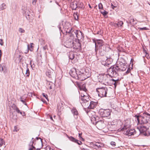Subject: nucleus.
<instances>
[{
    "label": "nucleus",
    "mask_w": 150,
    "mask_h": 150,
    "mask_svg": "<svg viewBox=\"0 0 150 150\" xmlns=\"http://www.w3.org/2000/svg\"><path fill=\"white\" fill-rule=\"evenodd\" d=\"M33 44L32 43H30V46L29 47H31V48H33V46L32 45H33Z\"/></svg>",
    "instance_id": "obj_62"
},
{
    "label": "nucleus",
    "mask_w": 150,
    "mask_h": 150,
    "mask_svg": "<svg viewBox=\"0 0 150 150\" xmlns=\"http://www.w3.org/2000/svg\"><path fill=\"white\" fill-rule=\"evenodd\" d=\"M32 60H31L30 61V64L31 65V67L32 69H33V68L34 67V66L33 67V65L32 64Z\"/></svg>",
    "instance_id": "obj_57"
},
{
    "label": "nucleus",
    "mask_w": 150,
    "mask_h": 150,
    "mask_svg": "<svg viewBox=\"0 0 150 150\" xmlns=\"http://www.w3.org/2000/svg\"><path fill=\"white\" fill-rule=\"evenodd\" d=\"M100 11L104 16L105 17L106 16H107V15L108 14V12L104 10L103 11H102L100 10Z\"/></svg>",
    "instance_id": "obj_35"
},
{
    "label": "nucleus",
    "mask_w": 150,
    "mask_h": 150,
    "mask_svg": "<svg viewBox=\"0 0 150 150\" xmlns=\"http://www.w3.org/2000/svg\"><path fill=\"white\" fill-rule=\"evenodd\" d=\"M131 127L130 122H126L125 123L123 128L121 129V130H124L123 134H124L128 136H131L135 134L136 131L134 129H130Z\"/></svg>",
    "instance_id": "obj_2"
},
{
    "label": "nucleus",
    "mask_w": 150,
    "mask_h": 150,
    "mask_svg": "<svg viewBox=\"0 0 150 150\" xmlns=\"http://www.w3.org/2000/svg\"><path fill=\"white\" fill-rule=\"evenodd\" d=\"M41 100L44 103H47V102L44 99L42 98Z\"/></svg>",
    "instance_id": "obj_58"
},
{
    "label": "nucleus",
    "mask_w": 150,
    "mask_h": 150,
    "mask_svg": "<svg viewBox=\"0 0 150 150\" xmlns=\"http://www.w3.org/2000/svg\"><path fill=\"white\" fill-rule=\"evenodd\" d=\"M74 44L73 39L69 37L67 38L64 45L66 47L70 48L73 47Z\"/></svg>",
    "instance_id": "obj_10"
},
{
    "label": "nucleus",
    "mask_w": 150,
    "mask_h": 150,
    "mask_svg": "<svg viewBox=\"0 0 150 150\" xmlns=\"http://www.w3.org/2000/svg\"><path fill=\"white\" fill-rule=\"evenodd\" d=\"M96 91L98 93L99 96L101 98L107 97L108 89L105 87L97 88Z\"/></svg>",
    "instance_id": "obj_8"
},
{
    "label": "nucleus",
    "mask_w": 150,
    "mask_h": 150,
    "mask_svg": "<svg viewBox=\"0 0 150 150\" xmlns=\"http://www.w3.org/2000/svg\"><path fill=\"white\" fill-rule=\"evenodd\" d=\"M74 57L75 55L73 52H69V57L70 59L72 60L74 59Z\"/></svg>",
    "instance_id": "obj_30"
},
{
    "label": "nucleus",
    "mask_w": 150,
    "mask_h": 150,
    "mask_svg": "<svg viewBox=\"0 0 150 150\" xmlns=\"http://www.w3.org/2000/svg\"><path fill=\"white\" fill-rule=\"evenodd\" d=\"M0 44L1 45H3L4 44V42L2 39H0Z\"/></svg>",
    "instance_id": "obj_52"
},
{
    "label": "nucleus",
    "mask_w": 150,
    "mask_h": 150,
    "mask_svg": "<svg viewBox=\"0 0 150 150\" xmlns=\"http://www.w3.org/2000/svg\"><path fill=\"white\" fill-rule=\"evenodd\" d=\"M37 0H32V4L33 5H35L36 4Z\"/></svg>",
    "instance_id": "obj_51"
},
{
    "label": "nucleus",
    "mask_w": 150,
    "mask_h": 150,
    "mask_svg": "<svg viewBox=\"0 0 150 150\" xmlns=\"http://www.w3.org/2000/svg\"><path fill=\"white\" fill-rule=\"evenodd\" d=\"M71 112L74 115H78L79 114L78 111L75 107H73L72 109Z\"/></svg>",
    "instance_id": "obj_28"
},
{
    "label": "nucleus",
    "mask_w": 150,
    "mask_h": 150,
    "mask_svg": "<svg viewBox=\"0 0 150 150\" xmlns=\"http://www.w3.org/2000/svg\"><path fill=\"white\" fill-rule=\"evenodd\" d=\"M140 29L141 30H146V27H144V28H141Z\"/></svg>",
    "instance_id": "obj_63"
},
{
    "label": "nucleus",
    "mask_w": 150,
    "mask_h": 150,
    "mask_svg": "<svg viewBox=\"0 0 150 150\" xmlns=\"http://www.w3.org/2000/svg\"><path fill=\"white\" fill-rule=\"evenodd\" d=\"M19 31L21 33H24L25 32V30L21 28H19Z\"/></svg>",
    "instance_id": "obj_43"
},
{
    "label": "nucleus",
    "mask_w": 150,
    "mask_h": 150,
    "mask_svg": "<svg viewBox=\"0 0 150 150\" xmlns=\"http://www.w3.org/2000/svg\"><path fill=\"white\" fill-rule=\"evenodd\" d=\"M99 113L100 116L103 117H108L110 115V112L109 109H100Z\"/></svg>",
    "instance_id": "obj_12"
},
{
    "label": "nucleus",
    "mask_w": 150,
    "mask_h": 150,
    "mask_svg": "<svg viewBox=\"0 0 150 150\" xmlns=\"http://www.w3.org/2000/svg\"><path fill=\"white\" fill-rule=\"evenodd\" d=\"M6 67L4 65H1L0 64V72H2L3 71H4V73L5 71V70L6 69Z\"/></svg>",
    "instance_id": "obj_32"
},
{
    "label": "nucleus",
    "mask_w": 150,
    "mask_h": 150,
    "mask_svg": "<svg viewBox=\"0 0 150 150\" xmlns=\"http://www.w3.org/2000/svg\"><path fill=\"white\" fill-rule=\"evenodd\" d=\"M81 100L84 103H86L88 101L89 98L88 96H86L84 97H81Z\"/></svg>",
    "instance_id": "obj_29"
},
{
    "label": "nucleus",
    "mask_w": 150,
    "mask_h": 150,
    "mask_svg": "<svg viewBox=\"0 0 150 150\" xmlns=\"http://www.w3.org/2000/svg\"><path fill=\"white\" fill-rule=\"evenodd\" d=\"M30 74V72L29 70V69L28 67V66L27 67V69L26 70V72L25 73V75L26 77H28L29 76Z\"/></svg>",
    "instance_id": "obj_33"
},
{
    "label": "nucleus",
    "mask_w": 150,
    "mask_h": 150,
    "mask_svg": "<svg viewBox=\"0 0 150 150\" xmlns=\"http://www.w3.org/2000/svg\"><path fill=\"white\" fill-rule=\"evenodd\" d=\"M111 6H112V8L113 9H114V8L116 7L115 6L113 5L112 4V5H111Z\"/></svg>",
    "instance_id": "obj_61"
},
{
    "label": "nucleus",
    "mask_w": 150,
    "mask_h": 150,
    "mask_svg": "<svg viewBox=\"0 0 150 150\" xmlns=\"http://www.w3.org/2000/svg\"><path fill=\"white\" fill-rule=\"evenodd\" d=\"M51 148L50 146H47L46 147L45 150H50Z\"/></svg>",
    "instance_id": "obj_48"
},
{
    "label": "nucleus",
    "mask_w": 150,
    "mask_h": 150,
    "mask_svg": "<svg viewBox=\"0 0 150 150\" xmlns=\"http://www.w3.org/2000/svg\"><path fill=\"white\" fill-rule=\"evenodd\" d=\"M76 33V36L78 40H80L82 39H83L84 38L83 34L79 30H78Z\"/></svg>",
    "instance_id": "obj_18"
},
{
    "label": "nucleus",
    "mask_w": 150,
    "mask_h": 150,
    "mask_svg": "<svg viewBox=\"0 0 150 150\" xmlns=\"http://www.w3.org/2000/svg\"><path fill=\"white\" fill-rule=\"evenodd\" d=\"M110 144L112 145V146H115L116 143L115 142H110Z\"/></svg>",
    "instance_id": "obj_50"
},
{
    "label": "nucleus",
    "mask_w": 150,
    "mask_h": 150,
    "mask_svg": "<svg viewBox=\"0 0 150 150\" xmlns=\"http://www.w3.org/2000/svg\"><path fill=\"white\" fill-rule=\"evenodd\" d=\"M96 34H99V35H101V31L100 30L99 31H98V32L96 33Z\"/></svg>",
    "instance_id": "obj_60"
},
{
    "label": "nucleus",
    "mask_w": 150,
    "mask_h": 150,
    "mask_svg": "<svg viewBox=\"0 0 150 150\" xmlns=\"http://www.w3.org/2000/svg\"><path fill=\"white\" fill-rule=\"evenodd\" d=\"M81 76V80L83 81L89 77L91 76V73L88 69H83L80 70Z\"/></svg>",
    "instance_id": "obj_5"
},
{
    "label": "nucleus",
    "mask_w": 150,
    "mask_h": 150,
    "mask_svg": "<svg viewBox=\"0 0 150 150\" xmlns=\"http://www.w3.org/2000/svg\"><path fill=\"white\" fill-rule=\"evenodd\" d=\"M130 70H130V68H128L127 69V71H126V73L127 74H128V73H129L130 72Z\"/></svg>",
    "instance_id": "obj_54"
},
{
    "label": "nucleus",
    "mask_w": 150,
    "mask_h": 150,
    "mask_svg": "<svg viewBox=\"0 0 150 150\" xmlns=\"http://www.w3.org/2000/svg\"><path fill=\"white\" fill-rule=\"evenodd\" d=\"M144 115H146V117L148 121V126H150V114H149L147 112H144Z\"/></svg>",
    "instance_id": "obj_25"
},
{
    "label": "nucleus",
    "mask_w": 150,
    "mask_h": 150,
    "mask_svg": "<svg viewBox=\"0 0 150 150\" xmlns=\"http://www.w3.org/2000/svg\"><path fill=\"white\" fill-rule=\"evenodd\" d=\"M96 125L97 128L99 129H104L106 126V124L104 123V120L102 118L101 119H100L98 121Z\"/></svg>",
    "instance_id": "obj_13"
},
{
    "label": "nucleus",
    "mask_w": 150,
    "mask_h": 150,
    "mask_svg": "<svg viewBox=\"0 0 150 150\" xmlns=\"http://www.w3.org/2000/svg\"><path fill=\"white\" fill-rule=\"evenodd\" d=\"M29 16L30 15L29 14H28L27 16H26V18L28 20H29L30 19Z\"/></svg>",
    "instance_id": "obj_55"
},
{
    "label": "nucleus",
    "mask_w": 150,
    "mask_h": 150,
    "mask_svg": "<svg viewBox=\"0 0 150 150\" xmlns=\"http://www.w3.org/2000/svg\"><path fill=\"white\" fill-rule=\"evenodd\" d=\"M117 81H115L114 82V83H113V84L115 86V87H116L117 85Z\"/></svg>",
    "instance_id": "obj_59"
},
{
    "label": "nucleus",
    "mask_w": 150,
    "mask_h": 150,
    "mask_svg": "<svg viewBox=\"0 0 150 150\" xmlns=\"http://www.w3.org/2000/svg\"><path fill=\"white\" fill-rule=\"evenodd\" d=\"M134 117L138 121L139 124L145 125L148 126V121L146 117V115H144V116L141 115H135Z\"/></svg>",
    "instance_id": "obj_6"
},
{
    "label": "nucleus",
    "mask_w": 150,
    "mask_h": 150,
    "mask_svg": "<svg viewBox=\"0 0 150 150\" xmlns=\"http://www.w3.org/2000/svg\"><path fill=\"white\" fill-rule=\"evenodd\" d=\"M108 74H105L100 75L98 76V80L99 82L102 83L106 85V83H108L109 79L108 76Z\"/></svg>",
    "instance_id": "obj_9"
},
{
    "label": "nucleus",
    "mask_w": 150,
    "mask_h": 150,
    "mask_svg": "<svg viewBox=\"0 0 150 150\" xmlns=\"http://www.w3.org/2000/svg\"><path fill=\"white\" fill-rule=\"evenodd\" d=\"M64 29L66 33H68L72 29L70 23L66 22L63 26Z\"/></svg>",
    "instance_id": "obj_15"
},
{
    "label": "nucleus",
    "mask_w": 150,
    "mask_h": 150,
    "mask_svg": "<svg viewBox=\"0 0 150 150\" xmlns=\"http://www.w3.org/2000/svg\"><path fill=\"white\" fill-rule=\"evenodd\" d=\"M49 85H50V86L49 87L50 89H52V87L54 86V84L50 82L49 83Z\"/></svg>",
    "instance_id": "obj_41"
},
{
    "label": "nucleus",
    "mask_w": 150,
    "mask_h": 150,
    "mask_svg": "<svg viewBox=\"0 0 150 150\" xmlns=\"http://www.w3.org/2000/svg\"><path fill=\"white\" fill-rule=\"evenodd\" d=\"M67 137L71 141L79 145H81L82 144V142L79 140L75 139L72 136H68L67 135Z\"/></svg>",
    "instance_id": "obj_17"
},
{
    "label": "nucleus",
    "mask_w": 150,
    "mask_h": 150,
    "mask_svg": "<svg viewBox=\"0 0 150 150\" xmlns=\"http://www.w3.org/2000/svg\"><path fill=\"white\" fill-rule=\"evenodd\" d=\"M140 133H142L145 136H148L150 135V126L143 125H139L137 127Z\"/></svg>",
    "instance_id": "obj_3"
},
{
    "label": "nucleus",
    "mask_w": 150,
    "mask_h": 150,
    "mask_svg": "<svg viewBox=\"0 0 150 150\" xmlns=\"http://www.w3.org/2000/svg\"><path fill=\"white\" fill-rule=\"evenodd\" d=\"M80 89L81 90H82L85 92H86L87 91V89L86 88V87H83V86L81 87H80Z\"/></svg>",
    "instance_id": "obj_38"
},
{
    "label": "nucleus",
    "mask_w": 150,
    "mask_h": 150,
    "mask_svg": "<svg viewBox=\"0 0 150 150\" xmlns=\"http://www.w3.org/2000/svg\"><path fill=\"white\" fill-rule=\"evenodd\" d=\"M28 50H30L31 51H32L33 49L32 48L30 47L29 45L28 46Z\"/></svg>",
    "instance_id": "obj_53"
},
{
    "label": "nucleus",
    "mask_w": 150,
    "mask_h": 150,
    "mask_svg": "<svg viewBox=\"0 0 150 150\" xmlns=\"http://www.w3.org/2000/svg\"><path fill=\"white\" fill-rule=\"evenodd\" d=\"M100 119L98 117L96 116H93L91 117V120L93 124L96 125L98 121Z\"/></svg>",
    "instance_id": "obj_19"
},
{
    "label": "nucleus",
    "mask_w": 150,
    "mask_h": 150,
    "mask_svg": "<svg viewBox=\"0 0 150 150\" xmlns=\"http://www.w3.org/2000/svg\"><path fill=\"white\" fill-rule=\"evenodd\" d=\"M25 99L24 100H21V101L22 102L23 104H24L25 105H27V103L25 102Z\"/></svg>",
    "instance_id": "obj_46"
},
{
    "label": "nucleus",
    "mask_w": 150,
    "mask_h": 150,
    "mask_svg": "<svg viewBox=\"0 0 150 150\" xmlns=\"http://www.w3.org/2000/svg\"><path fill=\"white\" fill-rule=\"evenodd\" d=\"M81 97H84V96H85V95H84L83 94L81 93Z\"/></svg>",
    "instance_id": "obj_64"
},
{
    "label": "nucleus",
    "mask_w": 150,
    "mask_h": 150,
    "mask_svg": "<svg viewBox=\"0 0 150 150\" xmlns=\"http://www.w3.org/2000/svg\"><path fill=\"white\" fill-rule=\"evenodd\" d=\"M46 75L49 78H52L53 76V72L50 70H47L46 72Z\"/></svg>",
    "instance_id": "obj_26"
},
{
    "label": "nucleus",
    "mask_w": 150,
    "mask_h": 150,
    "mask_svg": "<svg viewBox=\"0 0 150 150\" xmlns=\"http://www.w3.org/2000/svg\"><path fill=\"white\" fill-rule=\"evenodd\" d=\"M106 61L108 65L110 64H111V63L112 62L113 59L110 57H106Z\"/></svg>",
    "instance_id": "obj_27"
},
{
    "label": "nucleus",
    "mask_w": 150,
    "mask_h": 150,
    "mask_svg": "<svg viewBox=\"0 0 150 150\" xmlns=\"http://www.w3.org/2000/svg\"><path fill=\"white\" fill-rule=\"evenodd\" d=\"M76 42V43L74 44L73 48L76 49H80L81 48V44L80 42V40H77Z\"/></svg>",
    "instance_id": "obj_21"
},
{
    "label": "nucleus",
    "mask_w": 150,
    "mask_h": 150,
    "mask_svg": "<svg viewBox=\"0 0 150 150\" xmlns=\"http://www.w3.org/2000/svg\"><path fill=\"white\" fill-rule=\"evenodd\" d=\"M90 147L93 149L100 150L101 147H103L104 145L102 143L99 142H96L95 144L91 143L90 144Z\"/></svg>",
    "instance_id": "obj_14"
},
{
    "label": "nucleus",
    "mask_w": 150,
    "mask_h": 150,
    "mask_svg": "<svg viewBox=\"0 0 150 150\" xmlns=\"http://www.w3.org/2000/svg\"><path fill=\"white\" fill-rule=\"evenodd\" d=\"M42 95L47 100L49 101V100L48 98V96L47 95L44 93H42Z\"/></svg>",
    "instance_id": "obj_36"
},
{
    "label": "nucleus",
    "mask_w": 150,
    "mask_h": 150,
    "mask_svg": "<svg viewBox=\"0 0 150 150\" xmlns=\"http://www.w3.org/2000/svg\"><path fill=\"white\" fill-rule=\"evenodd\" d=\"M83 4L82 2L79 3L78 5L77 6L78 7H79V8H83Z\"/></svg>",
    "instance_id": "obj_37"
},
{
    "label": "nucleus",
    "mask_w": 150,
    "mask_h": 150,
    "mask_svg": "<svg viewBox=\"0 0 150 150\" xmlns=\"http://www.w3.org/2000/svg\"><path fill=\"white\" fill-rule=\"evenodd\" d=\"M93 41L95 43L96 54L98 50L100 54L102 56L104 55L109 49L108 45L105 43L104 41L101 39H93Z\"/></svg>",
    "instance_id": "obj_1"
},
{
    "label": "nucleus",
    "mask_w": 150,
    "mask_h": 150,
    "mask_svg": "<svg viewBox=\"0 0 150 150\" xmlns=\"http://www.w3.org/2000/svg\"><path fill=\"white\" fill-rule=\"evenodd\" d=\"M36 139L37 140H38L39 139H40V141L41 143L42 144V139H41L39 137H36Z\"/></svg>",
    "instance_id": "obj_56"
},
{
    "label": "nucleus",
    "mask_w": 150,
    "mask_h": 150,
    "mask_svg": "<svg viewBox=\"0 0 150 150\" xmlns=\"http://www.w3.org/2000/svg\"><path fill=\"white\" fill-rule=\"evenodd\" d=\"M119 71L117 68L116 67V65L111 66L108 70V74L111 77L117 76Z\"/></svg>",
    "instance_id": "obj_4"
},
{
    "label": "nucleus",
    "mask_w": 150,
    "mask_h": 150,
    "mask_svg": "<svg viewBox=\"0 0 150 150\" xmlns=\"http://www.w3.org/2000/svg\"><path fill=\"white\" fill-rule=\"evenodd\" d=\"M123 22L122 21H119L117 23H116L117 26L118 27H121L123 24Z\"/></svg>",
    "instance_id": "obj_34"
},
{
    "label": "nucleus",
    "mask_w": 150,
    "mask_h": 150,
    "mask_svg": "<svg viewBox=\"0 0 150 150\" xmlns=\"http://www.w3.org/2000/svg\"><path fill=\"white\" fill-rule=\"evenodd\" d=\"M18 130V129L17 128V126H15L14 127V129L13 130L14 132H17Z\"/></svg>",
    "instance_id": "obj_47"
},
{
    "label": "nucleus",
    "mask_w": 150,
    "mask_h": 150,
    "mask_svg": "<svg viewBox=\"0 0 150 150\" xmlns=\"http://www.w3.org/2000/svg\"><path fill=\"white\" fill-rule=\"evenodd\" d=\"M82 133L79 134V137L82 140L84 141V139H83L81 137Z\"/></svg>",
    "instance_id": "obj_45"
},
{
    "label": "nucleus",
    "mask_w": 150,
    "mask_h": 150,
    "mask_svg": "<svg viewBox=\"0 0 150 150\" xmlns=\"http://www.w3.org/2000/svg\"><path fill=\"white\" fill-rule=\"evenodd\" d=\"M101 64L102 65H104V66H108L106 62V61H101Z\"/></svg>",
    "instance_id": "obj_42"
},
{
    "label": "nucleus",
    "mask_w": 150,
    "mask_h": 150,
    "mask_svg": "<svg viewBox=\"0 0 150 150\" xmlns=\"http://www.w3.org/2000/svg\"><path fill=\"white\" fill-rule=\"evenodd\" d=\"M116 65L119 71H125L127 67L125 63L120 61L117 62Z\"/></svg>",
    "instance_id": "obj_11"
},
{
    "label": "nucleus",
    "mask_w": 150,
    "mask_h": 150,
    "mask_svg": "<svg viewBox=\"0 0 150 150\" xmlns=\"http://www.w3.org/2000/svg\"><path fill=\"white\" fill-rule=\"evenodd\" d=\"M43 48L44 50H48V46L47 45H46L45 46H44Z\"/></svg>",
    "instance_id": "obj_49"
},
{
    "label": "nucleus",
    "mask_w": 150,
    "mask_h": 150,
    "mask_svg": "<svg viewBox=\"0 0 150 150\" xmlns=\"http://www.w3.org/2000/svg\"><path fill=\"white\" fill-rule=\"evenodd\" d=\"M96 106L97 103L96 102L92 101L91 102L88 108L90 109H93L96 107Z\"/></svg>",
    "instance_id": "obj_24"
},
{
    "label": "nucleus",
    "mask_w": 150,
    "mask_h": 150,
    "mask_svg": "<svg viewBox=\"0 0 150 150\" xmlns=\"http://www.w3.org/2000/svg\"><path fill=\"white\" fill-rule=\"evenodd\" d=\"M4 143H5L4 141L2 139H1V142L0 143V147L2 146Z\"/></svg>",
    "instance_id": "obj_44"
},
{
    "label": "nucleus",
    "mask_w": 150,
    "mask_h": 150,
    "mask_svg": "<svg viewBox=\"0 0 150 150\" xmlns=\"http://www.w3.org/2000/svg\"><path fill=\"white\" fill-rule=\"evenodd\" d=\"M74 6L72 7L73 10H76V8L78 7L77 4L76 3L75 4V5L74 4H73Z\"/></svg>",
    "instance_id": "obj_40"
},
{
    "label": "nucleus",
    "mask_w": 150,
    "mask_h": 150,
    "mask_svg": "<svg viewBox=\"0 0 150 150\" xmlns=\"http://www.w3.org/2000/svg\"><path fill=\"white\" fill-rule=\"evenodd\" d=\"M63 105V104L62 102L59 103L58 104L57 107L58 111L59 112H62L64 109Z\"/></svg>",
    "instance_id": "obj_23"
},
{
    "label": "nucleus",
    "mask_w": 150,
    "mask_h": 150,
    "mask_svg": "<svg viewBox=\"0 0 150 150\" xmlns=\"http://www.w3.org/2000/svg\"><path fill=\"white\" fill-rule=\"evenodd\" d=\"M98 8L100 9H103V6L102 3H100L98 4Z\"/></svg>",
    "instance_id": "obj_39"
},
{
    "label": "nucleus",
    "mask_w": 150,
    "mask_h": 150,
    "mask_svg": "<svg viewBox=\"0 0 150 150\" xmlns=\"http://www.w3.org/2000/svg\"><path fill=\"white\" fill-rule=\"evenodd\" d=\"M12 108L14 110H15L16 112L18 113H20V114L23 116L25 115V112H23V113L21 111L19 110V108L17 107V106L15 104H13L12 106Z\"/></svg>",
    "instance_id": "obj_20"
},
{
    "label": "nucleus",
    "mask_w": 150,
    "mask_h": 150,
    "mask_svg": "<svg viewBox=\"0 0 150 150\" xmlns=\"http://www.w3.org/2000/svg\"><path fill=\"white\" fill-rule=\"evenodd\" d=\"M78 30H74L72 28L70 31L68 33V35L69 36L70 38H73L74 39L75 35H76V33Z\"/></svg>",
    "instance_id": "obj_16"
},
{
    "label": "nucleus",
    "mask_w": 150,
    "mask_h": 150,
    "mask_svg": "<svg viewBox=\"0 0 150 150\" xmlns=\"http://www.w3.org/2000/svg\"><path fill=\"white\" fill-rule=\"evenodd\" d=\"M6 4L3 3L0 6V11L3 10L6 8Z\"/></svg>",
    "instance_id": "obj_31"
},
{
    "label": "nucleus",
    "mask_w": 150,
    "mask_h": 150,
    "mask_svg": "<svg viewBox=\"0 0 150 150\" xmlns=\"http://www.w3.org/2000/svg\"><path fill=\"white\" fill-rule=\"evenodd\" d=\"M80 70H77L75 68H73L70 70L69 74L73 78L81 80V76L79 73Z\"/></svg>",
    "instance_id": "obj_7"
},
{
    "label": "nucleus",
    "mask_w": 150,
    "mask_h": 150,
    "mask_svg": "<svg viewBox=\"0 0 150 150\" xmlns=\"http://www.w3.org/2000/svg\"><path fill=\"white\" fill-rule=\"evenodd\" d=\"M35 141V139H34L33 138H32L31 141L29 143V146L30 147L29 149V150H34L35 149V147L33 146V144H34V142Z\"/></svg>",
    "instance_id": "obj_22"
}]
</instances>
